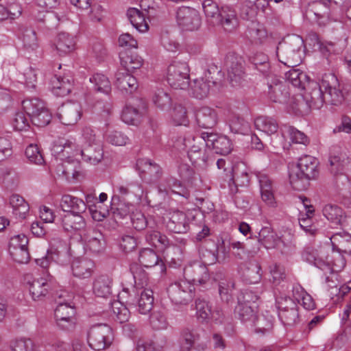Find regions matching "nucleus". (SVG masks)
Masks as SVG:
<instances>
[{
    "mask_svg": "<svg viewBox=\"0 0 351 351\" xmlns=\"http://www.w3.org/2000/svg\"><path fill=\"white\" fill-rule=\"evenodd\" d=\"M285 76L293 86L304 90L302 97L309 108L319 109L324 103L338 105L344 100L338 79L332 73L324 74L317 82L310 81L306 73L293 67Z\"/></svg>",
    "mask_w": 351,
    "mask_h": 351,
    "instance_id": "f257e3e1",
    "label": "nucleus"
},
{
    "mask_svg": "<svg viewBox=\"0 0 351 351\" xmlns=\"http://www.w3.org/2000/svg\"><path fill=\"white\" fill-rule=\"evenodd\" d=\"M51 152L57 162L56 173L63 176L70 174V169L66 163L69 165L78 162L80 157L84 162L93 165L99 164L104 158L102 143L77 148L70 140L59 138L54 141Z\"/></svg>",
    "mask_w": 351,
    "mask_h": 351,
    "instance_id": "f03ea898",
    "label": "nucleus"
},
{
    "mask_svg": "<svg viewBox=\"0 0 351 351\" xmlns=\"http://www.w3.org/2000/svg\"><path fill=\"white\" fill-rule=\"evenodd\" d=\"M330 240L332 247V260L329 261L328 256H324L322 249L317 250L313 248L306 249L302 254V258L326 273H337L341 271L346 265L342 254L351 255V235L346 232H338L334 234Z\"/></svg>",
    "mask_w": 351,
    "mask_h": 351,
    "instance_id": "7ed1b4c3",
    "label": "nucleus"
},
{
    "mask_svg": "<svg viewBox=\"0 0 351 351\" xmlns=\"http://www.w3.org/2000/svg\"><path fill=\"white\" fill-rule=\"evenodd\" d=\"M318 162L313 156L306 155L301 157L296 165L289 167V181L293 188L304 191L308 186L311 180L319 175Z\"/></svg>",
    "mask_w": 351,
    "mask_h": 351,
    "instance_id": "20e7f679",
    "label": "nucleus"
},
{
    "mask_svg": "<svg viewBox=\"0 0 351 351\" xmlns=\"http://www.w3.org/2000/svg\"><path fill=\"white\" fill-rule=\"evenodd\" d=\"M302 46L303 40L301 37L291 36L287 40L278 44L276 56L281 63L289 67H294L302 62Z\"/></svg>",
    "mask_w": 351,
    "mask_h": 351,
    "instance_id": "39448f33",
    "label": "nucleus"
},
{
    "mask_svg": "<svg viewBox=\"0 0 351 351\" xmlns=\"http://www.w3.org/2000/svg\"><path fill=\"white\" fill-rule=\"evenodd\" d=\"M166 78L174 89L186 90L189 86L190 69L186 62L173 60L167 67Z\"/></svg>",
    "mask_w": 351,
    "mask_h": 351,
    "instance_id": "423d86ee",
    "label": "nucleus"
},
{
    "mask_svg": "<svg viewBox=\"0 0 351 351\" xmlns=\"http://www.w3.org/2000/svg\"><path fill=\"white\" fill-rule=\"evenodd\" d=\"M112 341V330L106 324H95L88 330L87 341L90 348L94 350L101 351L109 348Z\"/></svg>",
    "mask_w": 351,
    "mask_h": 351,
    "instance_id": "0eeeda50",
    "label": "nucleus"
},
{
    "mask_svg": "<svg viewBox=\"0 0 351 351\" xmlns=\"http://www.w3.org/2000/svg\"><path fill=\"white\" fill-rule=\"evenodd\" d=\"M219 169H223L227 178L229 179V187L232 192H236L238 186L247 185L250 182L247 168L243 162L238 163L235 167L228 169L225 167L226 160L219 158L217 161Z\"/></svg>",
    "mask_w": 351,
    "mask_h": 351,
    "instance_id": "6e6552de",
    "label": "nucleus"
},
{
    "mask_svg": "<svg viewBox=\"0 0 351 351\" xmlns=\"http://www.w3.org/2000/svg\"><path fill=\"white\" fill-rule=\"evenodd\" d=\"M329 171L334 176H344L351 169V160L344 150L338 146H332L328 156Z\"/></svg>",
    "mask_w": 351,
    "mask_h": 351,
    "instance_id": "1a4fd4ad",
    "label": "nucleus"
},
{
    "mask_svg": "<svg viewBox=\"0 0 351 351\" xmlns=\"http://www.w3.org/2000/svg\"><path fill=\"white\" fill-rule=\"evenodd\" d=\"M195 287L188 281L181 280L171 284L167 293L172 302L176 304H186L193 298Z\"/></svg>",
    "mask_w": 351,
    "mask_h": 351,
    "instance_id": "9d476101",
    "label": "nucleus"
},
{
    "mask_svg": "<svg viewBox=\"0 0 351 351\" xmlns=\"http://www.w3.org/2000/svg\"><path fill=\"white\" fill-rule=\"evenodd\" d=\"M178 25L185 31H195L199 28L202 19L199 12L191 7L182 6L176 12Z\"/></svg>",
    "mask_w": 351,
    "mask_h": 351,
    "instance_id": "9b49d317",
    "label": "nucleus"
},
{
    "mask_svg": "<svg viewBox=\"0 0 351 351\" xmlns=\"http://www.w3.org/2000/svg\"><path fill=\"white\" fill-rule=\"evenodd\" d=\"M278 317L285 325L291 326L298 319V311L295 302L289 297H280L276 300Z\"/></svg>",
    "mask_w": 351,
    "mask_h": 351,
    "instance_id": "f8f14e48",
    "label": "nucleus"
},
{
    "mask_svg": "<svg viewBox=\"0 0 351 351\" xmlns=\"http://www.w3.org/2000/svg\"><path fill=\"white\" fill-rule=\"evenodd\" d=\"M199 138L205 143L206 147L212 149L216 154L225 155L230 153L232 145L230 140L223 135L215 133L202 132Z\"/></svg>",
    "mask_w": 351,
    "mask_h": 351,
    "instance_id": "ddd939ff",
    "label": "nucleus"
},
{
    "mask_svg": "<svg viewBox=\"0 0 351 351\" xmlns=\"http://www.w3.org/2000/svg\"><path fill=\"white\" fill-rule=\"evenodd\" d=\"M75 309L68 303L59 304L55 310V317L58 325L64 330L73 329L76 324Z\"/></svg>",
    "mask_w": 351,
    "mask_h": 351,
    "instance_id": "4468645a",
    "label": "nucleus"
},
{
    "mask_svg": "<svg viewBox=\"0 0 351 351\" xmlns=\"http://www.w3.org/2000/svg\"><path fill=\"white\" fill-rule=\"evenodd\" d=\"M184 280L188 281L194 286L197 283L205 284L209 280V274L205 265L195 262L184 267Z\"/></svg>",
    "mask_w": 351,
    "mask_h": 351,
    "instance_id": "2eb2a0df",
    "label": "nucleus"
},
{
    "mask_svg": "<svg viewBox=\"0 0 351 351\" xmlns=\"http://www.w3.org/2000/svg\"><path fill=\"white\" fill-rule=\"evenodd\" d=\"M165 221L167 229L175 233H185L189 229V216L179 210L169 213L165 217Z\"/></svg>",
    "mask_w": 351,
    "mask_h": 351,
    "instance_id": "dca6fc26",
    "label": "nucleus"
},
{
    "mask_svg": "<svg viewBox=\"0 0 351 351\" xmlns=\"http://www.w3.org/2000/svg\"><path fill=\"white\" fill-rule=\"evenodd\" d=\"M52 48L60 56L73 53L76 49V41L73 36L67 32H60L54 38Z\"/></svg>",
    "mask_w": 351,
    "mask_h": 351,
    "instance_id": "f3484780",
    "label": "nucleus"
},
{
    "mask_svg": "<svg viewBox=\"0 0 351 351\" xmlns=\"http://www.w3.org/2000/svg\"><path fill=\"white\" fill-rule=\"evenodd\" d=\"M245 36L254 45H263L270 39L265 25L258 21H252L247 25Z\"/></svg>",
    "mask_w": 351,
    "mask_h": 351,
    "instance_id": "a211bd4d",
    "label": "nucleus"
},
{
    "mask_svg": "<svg viewBox=\"0 0 351 351\" xmlns=\"http://www.w3.org/2000/svg\"><path fill=\"white\" fill-rule=\"evenodd\" d=\"M60 121L65 125H75L82 117V108L77 103L63 105L57 114Z\"/></svg>",
    "mask_w": 351,
    "mask_h": 351,
    "instance_id": "6ab92c4d",
    "label": "nucleus"
},
{
    "mask_svg": "<svg viewBox=\"0 0 351 351\" xmlns=\"http://www.w3.org/2000/svg\"><path fill=\"white\" fill-rule=\"evenodd\" d=\"M84 248L92 253L97 254L103 252L106 242L102 233L96 230H88L83 237Z\"/></svg>",
    "mask_w": 351,
    "mask_h": 351,
    "instance_id": "aec40b11",
    "label": "nucleus"
},
{
    "mask_svg": "<svg viewBox=\"0 0 351 351\" xmlns=\"http://www.w3.org/2000/svg\"><path fill=\"white\" fill-rule=\"evenodd\" d=\"M219 21L216 25L221 26L226 32H232L239 27V18L236 11L230 6L223 5L220 8Z\"/></svg>",
    "mask_w": 351,
    "mask_h": 351,
    "instance_id": "412c9836",
    "label": "nucleus"
},
{
    "mask_svg": "<svg viewBox=\"0 0 351 351\" xmlns=\"http://www.w3.org/2000/svg\"><path fill=\"white\" fill-rule=\"evenodd\" d=\"M197 317L201 322L218 321L223 313L221 310H212L211 306L205 300L198 299L195 302Z\"/></svg>",
    "mask_w": 351,
    "mask_h": 351,
    "instance_id": "4be33fe9",
    "label": "nucleus"
},
{
    "mask_svg": "<svg viewBox=\"0 0 351 351\" xmlns=\"http://www.w3.org/2000/svg\"><path fill=\"white\" fill-rule=\"evenodd\" d=\"M195 120L200 128H213L218 122V114L215 109L204 106L195 111Z\"/></svg>",
    "mask_w": 351,
    "mask_h": 351,
    "instance_id": "5701e85b",
    "label": "nucleus"
},
{
    "mask_svg": "<svg viewBox=\"0 0 351 351\" xmlns=\"http://www.w3.org/2000/svg\"><path fill=\"white\" fill-rule=\"evenodd\" d=\"M29 293L34 300H42L51 289L50 280L47 278L40 277L27 281Z\"/></svg>",
    "mask_w": 351,
    "mask_h": 351,
    "instance_id": "b1692460",
    "label": "nucleus"
},
{
    "mask_svg": "<svg viewBox=\"0 0 351 351\" xmlns=\"http://www.w3.org/2000/svg\"><path fill=\"white\" fill-rule=\"evenodd\" d=\"M95 268L93 261L87 258H75L71 264L73 276L80 279L90 278Z\"/></svg>",
    "mask_w": 351,
    "mask_h": 351,
    "instance_id": "393cba45",
    "label": "nucleus"
},
{
    "mask_svg": "<svg viewBox=\"0 0 351 351\" xmlns=\"http://www.w3.org/2000/svg\"><path fill=\"white\" fill-rule=\"evenodd\" d=\"M260 191L262 200L269 207L277 206L271 180L267 175L261 174L258 176Z\"/></svg>",
    "mask_w": 351,
    "mask_h": 351,
    "instance_id": "a878e982",
    "label": "nucleus"
},
{
    "mask_svg": "<svg viewBox=\"0 0 351 351\" xmlns=\"http://www.w3.org/2000/svg\"><path fill=\"white\" fill-rule=\"evenodd\" d=\"M19 37L23 47L29 51H36L39 47V42L36 31L31 27L21 26L18 32Z\"/></svg>",
    "mask_w": 351,
    "mask_h": 351,
    "instance_id": "bb28decb",
    "label": "nucleus"
},
{
    "mask_svg": "<svg viewBox=\"0 0 351 351\" xmlns=\"http://www.w3.org/2000/svg\"><path fill=\"white\" fill-rule=\"evenodd\" d=\"M60 206L63 211L67 212V213L79 215H81L86 209V205L82 199L70 195H64L62 197Z\"/></svg>",
    "mask_w": 351,
    "mask_h": 351,
    "instance_id": "cd10ccee",
    "label": "nucleus"
},
{
    "mask_svg": "<svg viewBox=\"0 0 351 351\" xmlns=\"http://www.w3.org/2000/svg\"><path fill=\"white\" fill-rule=\"evenodd\" d=\"M119 210L123 211L121 213L122 216L128 215L131 210V221L133 227L137 230H144L148 225L149 221L145 215L138 210H134V205L130 203L123 204L122 207L119 208Z\"/></svg>",
    "mask_w": 351,
    "mask_h": 351,
    "instance_id": "c85d7f7f",
    "label": "nucleus"
},
{
    "mask_svg": "<svg viewBox=\"0 0 351 351\" xmlns=\"http://www.w3.org/2000/svg\"><path fill=\"white\" fill-rule=\"evenodd\" d=\"M138 260L140 263L145 267L158 266L161 273L166 271V266L163 261L160 259L157 254L150 248L143 249L140 252Z\"/></svg>",
    "mask_w": 351,
    "mask_h": 351,
    "instance_id": "c756f323",
    "label": "nucleus"
},
{
    "mask_svg": "<svg viewBox=\"0 0 351 351\" xmlns=\"http://www.w3.org/2000/svg\"><path fill=\"white\" fill-rule=\"evenodd\" d=\"M201 330L186 328L181 335L180 351H194L195 345L200 339Z\"/></svg>",
    "mask_w": 351,
    "mask_h": 351,
    "instance_id": "7c9ffc66",
    "label": "nucleus"
},
{
    "mask_svg": "<svg viewBox=\"0 0 351 351\" xmlns=\"http://www.w3.org/2000/svg\"><path fill=\"white\" fill-rule=\"evenodd\" d=\"M256 308V306L254 303L251 305L247 301L243 303H239L236 306L235 312L242 322L247 326L253 327L257 317L254 311Z\"/></svg>",
    "mask_w": 351,
    "mask_h": 351,
    "instance_id": "2f4dec72",
    "label": "nucleus"
},
{
    "mask_svg": "<svg viewBox=\"0 0 351 351\" xmlns=\"http://www.w3.org/2000/svg\"><path fill=\"white\" fill-rule=\"evenodd\" d=\"M115 77L114 84L123 93H132L138 88L136 79L128 73L118 71Z\"/></svg>",
    "mask_w": 351,
    "mask_h": 351,
    "instance_id": "473e14b6",
    "label": "nucleus"
},
{
    "mask_svg": "<svg viewBox=\"0 0 351 351\" xmlns=\"http://www.w3.org/2000/svg\"><path fill=\"white\" fill-rule=\"evenodd\" d=\"M210 88V81L204 77L195 79L186 90L189 94L195 98L203 99L208 95Z\"/></svg>",
    "mask_w": 351,
    "mask_h": 351,
    "instance_id": "72a5a7b5",
    "label": "nucleus"
},
{
    "mask_svg": "<svg viewBox=\"0 0 351 351\" xmlns=\"http://www.w3.org/2000/svg\"><path fill=\"white\" fill-rule=\"evenodd\" d=\"M137 310L141 314L149 313L153 307V291L147 288L138 289Z\"/></svg>",
    "mask_w": 351,
    "mask_h": 351,
    "instance_id": "f704fd0d",
    "label": "nucleus"
},
{
    "mask_svg": "<svg viewBox=\"0 0 351 351\" xmlns=\"http://www.w3.org/2000/svg\"><path fill=\"white\" fill-rule=\"evenodd\" d=\"M112 279L107 275L97 276L93 282V293L97 297L107 298L111 294Z\"/></svg>",
    "mask_w": 351,
    "mask_h": 351,
    "instance_id": "c9c22d12",
    "label": "nucleus"
},
{
    "mask_svg": "<svg viewBox=\"0 0 351 351\" xmlns=\"http://www.w3.org/2000/svg\"><path fill=\"white\" fill-rule=\"evenodd\" d=\"M325 217L335 225L345 226L346 216L342 208L337 205L327 204L323 208Z\"/></svg>",
    "mask_w": 351,
    "mask_h": 351,
    "instance_id": "e433bc0d",
    "label": "nucleus"
},
{
    "mask_svg": "<svg viewBox=\"0 0 351 351\" xmlns=\"http://www.w3.org/2000/svg\"><path fill=\"white\" fill-rule=\"evenodd\" d=\"M101 143L97 137L95 130L90 126L81 128L77 137V148H81L88 145Z\"/></svg>",
    "mask_w": 351,
    "mask_h": 351,
    "instance_id": "4c0bfd02",
    "label": "nucleus"
},
{
    "mask_svg": "<svg viewBox=\"0 0 351 351\" xmlns=\"http://www.w3.org/2000/svg\"><path fill=\"white\" fill-rule=\"evenodd\" d=\"M145 241L149 245L159 250H164L170 244L166 235L155 230H147Z\"/></svg>",
    "mask_w": 351,
    "mask_h": 351,
    "instance_id": "58836bf2",
    "label": "nucleus"
},
{
    "mask_svg": "<svg viewBox=\"0 0 351 351\" xmlns=\"http://www.w3.org/2000/svg\"><path fill=\"white\" fill-rule=\"evenodd\" d=\"M72 82L66 77L54 76L51 80L53 93L58 97H64L71 90Z\"/></svg>",
    "mask_w": 351,
    "mask_h": 351,
    "instance_id": "ea45409f",
    "label": "nucleus"
},
{
    "mask_svg": "<svg viewBox=\"0 0 351 351\" xmlns=\"http://www.w3.org/2000/svg\"><path fill=\"white\" fill-rule=\"evenodd\" d=\"M261 276V266L256 261H250L243 272V280L250 284L258 283Z\"/></svg>",
    "mask_w": 351,
    "mask_h": 351,
    "instance_id": "a19ab883",
    "label": "nucleus"
},
{
    "mask_svg": "<svg viewBox=\"0 0 351 351\" xmlns=\"http://www.w3.org/2000/svg\"><path fill=\"white\" fill-rule=\"evenodd\" d=\"M255 128L271 136L277 132L278 125L275 119L269 117H258L254 120Z\"/></svg>",
    "mask_w": 351,
    "mask_h": 351,
    "instance_id": "79ce46f5",
    "label": "nucleus"
},
{
    "mask_svg": "<svg viewBox=\"0 0 351 351\" xmlns=\"http://www.w3.org/2000/svg\"><path fill=\"white\" fill-rule=\"evenodd\" d=\"M278 237L270 226H265L258 232V241L266 249H273Z\"/></svg>",
    "mask_w": 351,
    "mask_h": 351,
    "instance_id": "37998d69",
    "label": "nucleus"
},
{
    "mask_svg": "<svg viewBox=\"0 0 351 351\" xmlns=\"http://www.w3.org/2000/svg\"><path fill=\"white\" fill-rule=\"evenodd\" d=\"M89 82L93 84V88L99 93L108 95L111 92V83L105 75L99 73L93 74Z\"/></svg>",
    "mask_w": 351,
    "mask_h": 351,
    "instance_id": "c03bdc74",
    "label": "nucleus"
},
{
    "mask_svg": "<svg viewBox=\"0 0 351 351\" xmlns=\"http://www.w3.org/2000/svg\"><path fill=\"white\" fill-rule=\"evenodd\" d=\"M127 15L132 26L138 32L143 33L147 31L148 24L145 16L139 10L131 8L128 9Z\"/></svg>",
    "mask_w": 351,
    "mask_h": 351,
    "instance_id": "a18cd8bd",
    "label": "nucleus"
},
{
    "mask_svg": "<svg viewBox=\"0 0 351 351\" xmlns=\"http://www.w3.org/2000/svg\"><path fill=\"white\" fill-rule=\"evenodd\" d=\"M120 60L121 66L128 72L139 69L143 64V60L137 54L122 53L120 54Z\"/></svg>",
    "mask_w": 351,
    "mask_h": 351,
    "instance_id": "49530a36",
    "label": "nucleus"
},
{
    "mask_svg": "<svg viewBox=\"0 0 351 351\" xmlns=\"http://www.w3.org/2000/svg\"><path fill=\"white\" fill-rule=\"evenodd\" d=\"M293 295L295 300L306 310H313L315 304L312 297L305 291L300 285H295L293 287Z\"/></svg>",
    "mask_w": 351,
    "mask_h": 351,
    "instance_id": "de8ad7c7",
    "label": "nucleus"
},
{
    "mask_svg": "<svg viewBox=\"0 0 351 351\" xmlns=\"http://www.w3.org/2000/svg\"><path fill=\"white\" fill-rule=\"evenodd\" d=\"M84 225V219L79 214L66 213L62 219V226L64 230L67 232L79 230Z\"/></svg>",
    "mask_w": 351,
    "mask_h": 351,
    "instance_id": "09e8293b",
    "label": "nucleus"
},
{
    "mask_svg": "<svg viewBox=\"0 0 351 351\" xmlns=\"http://www.w3.org/2000/svg\"><path fill=\"white\" fill-rule=\"evenodd\" d=\"M12 351H36L37 346L29 337L21 336L11 340L10 344Z\"/></svg>",
    "mask_w": 351,
    "mask_h": 351,
    "instance_id": "8fccbe9b",
    "label": "nucleus"
},
{
    "mask_svg": "<svg viewBox=\"0 0 351 351\" xmlns=\"http://www.w3.org/2000/svg\"><path fill=\"white\" fill-rule=\"evenodd\" d=\"M10 204L16 216L21 219L26 217L29 210V206L21 196L17 194L12 195L10 198Z\"/></svg>",
    "mask_w": 351,
    "mask_h": 351,
    "instance_id": "3c124183",
    "label": "nucleus"
},
{
    "mask_svg": "<svg viewBox=\"0 0 351 351\" xmlns=\"http://www.w3.org/2000/svg\"><path fill=\"white\" fill-rule=\"evenodd\" d=\"M116 191L123 197H128L130 195H133L138 202L141 201L143 194L142 186L136 182H131L126 185H117L116 186Z\"/></svg>",
    "mask_w": 351,
    "mask_h": 351,
    "instance_id": "603ef678",
    "label": "nucleus"
},
{
    "mask_svg": "<svg viewBox=\"0 0 351 351\" xmlns=\"http://www.w3.org/2000/svg\"><path fill=\"white\" fill-rule=\"evenodd\" d=\"M202 8L206 15L208 23L215 26L219 21V14L220 8L217 3L213 0H204L202 2Z\"/></svg>",
    "mask_w": 351,
    "mask_h": 351,
    "instance_id": "864d4df0",
    "label": "nucleus"
},
{
    "mask_svg": "<svg viewBox=\"0 0 351 351\" xmlns=\"http://www.w3.org/2000/svg\"><path fill=\"white\" fill-rule=\"evenodd\" d=\"M268 88V95L272 101L282 103L285 101L287 93L284 92L285 86L280 81L278 80V82L269 84Z\"/></svg>",
    "mask_w": 351,
    "mask_h": 351,
    "instance_id": "5fc2aeb1",
    "label": "nucleus"
},
{
    "mask_svg": "<svg viewBox=\"0 0 351 351\" xmlns=\"http://www.w3.org/2000/svg\"><path fill=\"white\" fill-rule=\"evenodd\" d=\"M141 117L139 110L131 105H127L123 109L121 119L126 124L136 125L139 123Z\"/></svg>",
    "mask_w": 351,
    "mask_h": 351,
    "instance_id": "6e6d98bb",
    "label": "nucleus"
},
{
    "mask_svg": "<svg viewBox=\"0 0 351 351\" xmlns=\"http://www.w3.org/2000/svg\"><path fill=\"white\" fill-rule=\"evenodd\" d=\"M22 106L29 117L47 108L45 104L38 98L25 99L22 102Z\"/></svg>",
    "mask_w": 351,
    "mask_h": 351,
    "instance_id": "4d7b16f0",
    "label": "nucleus"
},
{
    "mask_svg": "<svg viewBox=\"0 0 351 351\" xmlns=\"http://www.w3.org/2000/svg\"><path fill=\"white\" fill-rule=\"evenodd\" d=\"M273 249H276L282 254L287 255L291 254L295 249L292 237L290 234L282 237L279 236Z\"/></svg>",
    "mask_w": 351,
    "mask_h": 351,
    "instance_id": "13d9d810",
    "label": "nucleus"
},
{
    "mask_svg": "<svg viewBox=\"0 0 351 351\" xmlns=\"http://www.w3.org/2000/svg\"><path fill=\"white\" fill-rule=\"evenodd\" d=\"M136 167L141 173L150 176H158L160 173V167L147 158L138 159L136 162Z\"/></svg>",
    "mask_w": 351,
    "mask_h": 351,
    "instance_id": "bf43d9fd",
    "label": "nucleus"
},
{
    "mask_svg": "<svg viewBox=\"0 0 351 351\" xmlns=\"http://www.w3.org/2000/svg\"><path fill=\"white\" fill-rule=\"evenodd\" d=\"M154 104L160 110H166L169 108L171 99L169 94L162 88L157 89L152 97Z\"/></svg>",
    "mask_w": 351,
    "mask_h": 351,
    "instance_id": "052dcab7",
    "label": "nucleus"
},
{
    "mask_svg": "<svg viewBox=\"0 0 351 351\" xmlns=\"http://www.w3.org/2000/svg\"><path fill=\"white\" fill-rule=\"evenodd\" d=\"M171 119L175 125H187L189 123L186 108L181 106H176L171 114Z\"/></svg>",
    "mask_w": 351,
    "mask_h": 351,
    "instance_id": "680f3d73",
    "label": "nucleus"
},
{
    "mask_svg": "<svg viewBox=\"0 0 351 351\" xmlns=\"http://www.w3.org/2000/svg\"><path fill=\"white\" fill-rule=\"evenodd\" d=\"M129 307L120 301H114L112 303V310L120 323L125 322L129 319L130 315Z\"/></svg>",
    "mask_w": 351,
    "mask_h": 351,
    "instance_id": "e2e57ef3",
    "label": "nucleus"
},
{
    "mask_svg": "<svg viewBox=\"0 0 351 351\" xmlns=\"http://www.w3.org/2000/svg\"><path fill=\"white\" fill-rule=\"evenodd\" d=\"M136 293L138 294V290L135 287H132L131 289L124 288L118 295V301L122 302V304L130 307L135 306Z\"/></svg>",
    "mask_w": 351,
    "mask_h": 351,
    "instance_id": "0e129e2a",
    "label": "nucleus"
},
{
    "mask_svg": "<svg viewBox=\"0 0 351 351\" xmlns=\"http://www.w3.org/2000/svg\"><path fill=\"white\" fill-rule=\"evenodd\" d=\"M106 141L112 145L124 146L127 145L130 139L123 132L119 131H111L106 136Z\"/></svg>",
    "mask_w": 351,
    "mask_h": 351,
    "instance_id": "69168bd1",
    "label": "nucleus"
},
{
    "mask_svg": "<svg viewBox=\"0 0 351 351\" xmlns=\"http://www.w3.org/2000/svg\"><path fill=\"white\" fill-rule=\"evenodd\" d=\"M33 124L38 127H43L48 125L51 119V113L47 108L42 110L37 114L29 117Z\"/></svg>",
    "mask_w": 351,
    "mask_h": 351,
    "instance_id": "338daca9",
    "label": "nucleus"
},
{
    "mask_svg": "<svg viewBox=\"0 0 351 351\" xmlns=\"http://www.w3.org/2000/svg\"><path fill=\"white\" fill-rule=\"evenodd\" d=\"M25 156L28 160L34 164L41 165L44 162V158L37 145L30 144L25 149Z\"/></svg>",
    "mask_w": 351,
    "mask_h": 351,
    "instance_id": "774afa93",
    "label": "nucleus"
}]
</instances>
